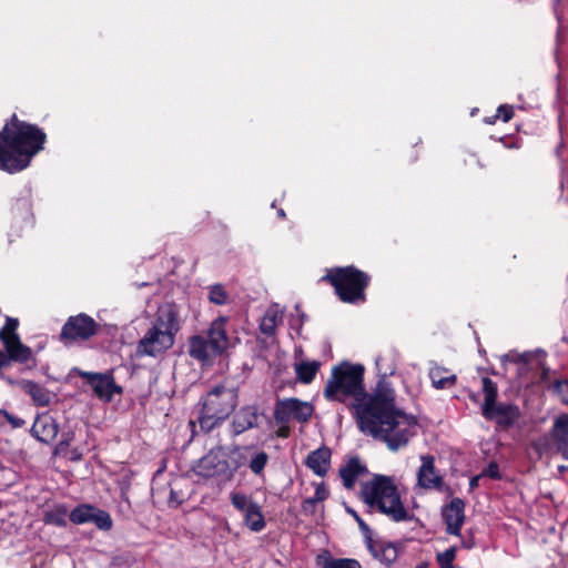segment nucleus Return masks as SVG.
I'll return each instance as SVG.
<instances>
[{
    "mask_svg": "<svg viewBox=\"0 0 568 568\" xmlns=\"http://www.w3.org/2000/svg\"><path fill=\"white\" fill-rule=\"evenodd\" d=\"M358 425L363 433L383 439L389 449L407 445L416 434L417 422L394 405V392L378 387L369 404L358 410Z\"/></svg>",
    "mask_w": 568,
    "mask_h": 568,
    "instance_id": "1",
    "label": "nucleus"
},
{
    "mask_svg": "<svg viewBox=\"0 0 568 568\" xmlns=\"http://www.w3.org/2000/svg\"><path fill=\"white\" fill-rule=\"evenodd\" d=\"M44 140L45 134L37 126L13 115L0 133V170L14 173L26 169Z\"/></svg>",
    "mask_w": 568,
    "mask_h": 568,
    "instance_id": "2",
    "label": "nucleus"
},
{
    "mask_svg": "<svg viewBox=\"0 0 568 568\" xmlns=\"http://www.w3.org/2000/svg\"><path fill=\"white\" fill-rule=\"evenodd\" d=\"M361 498L371 511L383 514L395 523L406 521L412 517L392 477L374 475L362 483Z\"/></svg>",
    "mask_w": 568,
    "mask_h": 568,
    "instance_id": "3",
    "label": "nucleus"
},
{
    "mask_svg": "<svg viewBox=\"0 0 568 568\" xmlns=\"http://www.w3.org/2000/svg\"><path fill=\"white\" fill-rule=\"evenodd\" d=\"M179 329V307L173 303L161 305L152 326L138 344V355L156 356L170 349Z\"/></svg>",
    "mask_w": 568,
    "mask_h": 568,
    "instance_id": "4",
    "label": "nucleus"
},
{
    "mask_svg": "<svg viewBox=\"0 0 568 568\" xmlns=\"http://www.w3.org/2000/svg\"><path fill=\"white\" fill-rule=\"evenodd\" d=\"M364 367L351 363H342L332 369L326 382L325 397L329 400L346 402L352 399L357 412L369 404L363 386Z\"/></svg>",
    "mask_w": 568,
    "mask_h": 568,
    "instance_id": "5",
    "label": "nucleus"
},
{
    "mask_svg": "<svg viewBox=\"0 0 568 568\" xmlns=\"http://www.w3.org/2000/svg\"><path fill=\"white\" fill-rule=\"evenodd\" d=\"M245 455L236 446L216 447L201 457L192 466V471L204 479H216L221 484L233 480L235 473L244 464Z\"/></svg>",
    "mask_w": 568,
    "mask_h": 568,
    "instance_id": "6",
    "label": "nucleus"
},
{
    "mask_svg": "<svg viewBox=\"0 0 568 568\" xmlns=\"http://www.w3.org/2000/svg\"><path fill=\"white\" fill-rule=\"evenodd\" d=\"M325 278L335 287L343 302L356 303L364 301V291L369 277L362 271L353 266L332 268Z\"/></svg>",
    "mask_w": 568,
    "mask_h": 568,
    "instance_id": "7",
    "label": "nucleus"
},
{
    "mask_svg": "<svg viewBox=\"0 0 568 568\" xmlns=\"http://www.w3.org/2000/svg\"><path fill=\"white\" fill-rule=\"evenodd\" d=\"M236 403L237 396L233 389L217 387L210 392L203 402V408L199 419L201 427L211 430L230 416Z\"/></svg>",
    "mask_w": 568,
    "mask_h": 568,
    "instance_id": "8",
    "label": "nucleus"
},
{
    "mask_svg": "<svg viewBox=\"0 0 568 568\" xmlns=\"http://www.w3.org/2000/svg\"><path fill=\"white\" fill-rule=\"evenodd\" d=\"M313 414V406L308 402L297 398H286L278 400L274 409V418L277 428V436L287 437L290 434L288 423L291 419L306 422Z\"/></svg>",
    "mask_w": 568,
    "mask_h": 568,
    "instance_id": "9",
    "label": "nucleus"
},
{
    "mask_svg": "<svg viewBox=\"0 0 568 568\" xmlns=\"http://www.w3.org/2000/svg\"><path fill=\"white\" fill-rule=\"evenodd\" d=\"M230 503L243 517L244 525L252 531L258 532L265 527L261 506L246 493L233 489Z\"/></svg>",
    "mask_w": 568,
    "mask_h": 568,
    "instance_id": "10",
    "label": "nucleus"
},
{
    "mask_svg": "<svg viewBox=\"0 0 568 568\" xmlns=\"http://www.w3.org/2000/svg\"><path fill=\"white\" fill-rule=\"evenodd\" d=\"M484 404L481 406L483 415L488 418L509 417L514 415L511 406L497 405V386L488 377L483 378Z\"/></svg>",
    "mask_w": 568,
    "mask_h": 568,
    "instance_id": "11",
    "label": "nucleus"
},
{
    "mask_svg": "<svg viewBox=\"0 0 568 568\" xmlns=\"http://www.w3.org/2000/svg\"><path fill=\"white\" fill-rule=\"evenodd\" d=\"M95 322L88 315L72 316L63 325L62 339H87L95 334Z\"/></svg>",
    "mask_w": 568,
    "mask_h": 568,
    "instance_id": "12",
    "label": "nucleus"
},
{
    "mask_svg": "<svg viewBox=\"0 0 568 568\" xmlns=\"http://www.w3.org/2000/svg\"><path fill=\"white\" fill-rule=\"evenodd\" d=\"M80 375L88 379V383L92 387L94 394L104 402H110L115 393H120L113 378L105 374H92L88 372H81Z\"/></svg>",
    "mask_w": 568,
    "mask_h": 568,
    "instance_id": "13",
    "label": "nucleus"
},
{
    "mask_svg": "<svg viewBox=\"0 0 568 568\" xmlns=\"http://www.w3.org/2000/svg\"><path fill=\"white\" fill-rule=\"evenodd\" d=\"M226 324L227 317L220 316L214 320L209 329V342L210 348L214 354H222L229 347L233 346L231 338H229L226 333Z\"/></svg>",
    "mask_w": 568,
    "mask_h": 568,
    "instance_id": "14",
    "label": "nucleus"
},
{
    "mask_svg": "<svg viewBox=\"0 0 568 568\" xmlns=\"http://www.w3.org/2000/svg\"><path fill=\"white\" fill-rule=\"evenodd\" d=\"M422 465L417 471V485L424 489H438L443 485V478L435 468L433 456L420 457Z\"/></svg>",
    "mask_w": 568,
    "mask_h": 568,
    "instance_id": "15",
    "label": "nucleus"
},
{
    "mask_svg": "<svg viewBox=\"0 0 568 568\" xmlns=\"http://www.w3.org/2000/svg\"><path fill=\"white\" fill-rule=\"evenodd\" d=\"M465 505L459 498L453 499L449 505L443 509V518L447 525V531L452 535H459L460 527L465 520Z\"/></svg>",
    "mask_w": 568,
    "mask_h": 568,
    "instance_id": "16",
    "label": "nucleus"
},
{
    "mask_svg": "<svg viewBox=\"0 0 568 568\" xmlns=\"http://www.w3.org/2000/svg\"><path fill=\"white\" fill-rule=\"evenodd\" d=\"M550 438L556 445L557 452L568 459V414H560L555 417L550 429Z\"/></svg>",
    "mask_w": 568,
    "mask_h": 568,
    "instance_id": "17",
    "label": "nucleus"
},
{
    "mask_svg": "<svg viewBox=\"0 0 568 568\" xmlns=\"http://www.w3.org/2000/svg\"><path fill=\"white\" fill-rule=\"evenodd\" d=\"M58 430L57 422L48 414L38 416L31 427V434L42 443L53 440L58 435Z\"/></svg>",
    "mask_w": 568,
    "mask_h": 568,
    "instance_id": "18",
    "label": "nucleus"
},
{
    "mask_svg": "<svg viewBox=\"0 0 568 568\" xmlns=\"http://www.w3.org/2000/svg\"><path fill=\"white\" fill-rule=\"evenodd\" d=\"M367 547L374 558L385 565L393 564L398 556L396 545L386 540H373L372 538H367Z\"/></svg>",
    "mask_w": 568,
    "mask_h": 568,
    "instance_id": "19",
    "label": "nucleus"
},
{
    "mask_svg": "<svg viewBox=\"0 0 568 568\" xmlns=\"http://www.w3.org/2000/svg\"><path fill=\"white\" fill-rule=\"evenodd\" d=\"M0 341L6 348L9 361L26 363L32 358L31 348L22 344L19 336H11V338Z\"/></svg>",
    "mask_w": 568,
    "mask_h": 568,
    "instance_id": "20",
    "label": "nucleus"
},
{
    "mask_svg": "<svg viewBox=\"0 0 568 568\" xmlns=\"http://www.w3.org/2000/svg\"><path fill=\"white\" fill-rule=\"evenodd\" d=\"M306 465L318 476H324L331 466V452L328 448H318L306 458Z\"/></svg>",
    "mask_w": 568,
    "mask_h": 568,
    "instance_id": "21",
    "label": "nucleus"
},
{
    "mask_svg": "<svg viewBox=\"0 0 568 568\" xmlns=\"http://www.w3.org/2000/svg\"><path fill=\"white\" fill-rule=\"evenodd\" d=\"M19 387L24 393L29 394L33 402L39 406H48L51 403L52 394L45 389L44 387L31 382V381H21L19 382Z\"/></svg>",
    "mask_w": 568,
    "mask_h": 568,
    "instance_id": "22",
    "label": "nucleus"
},
{
    "mask_svg": "<svg viewBox=\"0 0 568 568\" xmlns=\"http://www.w3.org/2000/svg\"><path fill=\"white\" fill-rule=\"evenodd\" d=\"M283 308L277 305V304H274L272 306H270L264 316L262 317V321H261V324H260V328L262 331V333L266 334V335H272L277 325L280 323H282L283 321Z\"/></svg>",
    "mask_w": 568,
    "mask_h": 568,
    "instance_id": "23",
    "label": "nucleus"
},
{
    "mask_svg": "<svg viewBox=\"0 0 568 568\" xmlns=\"http://www.w3.org/2000/svg\"><path fill=\"white\" fill-rule=\"evenodd\" d=\"M366 471L358 458H352L344 467L341 468L339 474L343 479L344 486L352 488L358 476Z\"/></svg>",
    "mask_w": 568,
    "mask_h": 568,
    "instance_id": "24",
    "label": "nucleus"
},
{
    "mask_svg": "<svg viewBox=\"0 0 568 568\" xmlns=\"http://www.w3.org/2000/svg\"><path fill=\"white\" fill-rule=\"evenodd\" d=\"M429 378L432 384L437 389L450 388L456 383V375L450 374L448 369L434 366L429 369Z\"/></svg>",
    "mask_w": 568,
    "mask_h": 568,
    "instance_id": "25",
    "label": "nucleus"
},
{
    "mask_svg": "<svg viewBox=\"0 0 568 568\" xmlns=\"http://www.w3.org/2000/svg\"><path fill=\"white\" fill-rule=\"evenodd\" d=\"M257 414L254 408L246 407L241 409L233 419V427L236 434H241L256 425Z\"/></svg>",
    "mask_w": 568,
    "mask_h": 568,
    "instance_id": "26",
    "label": "nucleus"
},
{
    "mask_svg": "<svg viewBox=\"0 0 568 568\" xmlns=\"http://www.w3.org/2000/svg\"><path fill=\"white\" fill-rule=\"evenodd\" d=\"M320 568H361L359 564L353 559H332L326 555H320L316 558Z\"/></svg>",
    "mask_w": 568,
    "mask_h": 568,
    "instance_id": "27",
    "label": "nucleus"
},
{
    "mask_svg": "<svg viewBox=\"0 0 568 568\" xmlns=\"http://www.w3.org/2000/svg\"><path fill=\"white\" fill-rule=\"evenodd\" d=\"M209 347H210V342H206L201 336H193L190 339L189 353L192 357H194L196 359L206 361L209 357Z\"/></svg>",
    "mask_w": 568,
    "mask_h": 568,
    "instance_id": "28",
    "label": "nucleus"
},
{
    "mask_svg": "<svg viewBox=\"0 0 568 568\" xmlns=\"http://www.w3.org/2000/svg\"><path fill=\"white\" fill-rule=\"evenodd\" d=\"M320 368L318 362H302L295 366L298 379L302 383H311Z\"/></svg>",
    "mask_w": 568,
    "mask_h": 568,
    "instance_id": "29",
    "label": "nucleus"
},
{
    "mask_svg": "<svg viewBox=\"0 0 568 568\" xmlns=\"http://www.w3.org/2000/svg\"><path fill=\"white\" fill-rule=\"evenodd\" d=\"M94 507L81 505L70 513V520L77 525L90 523L92 520Z\"/></svg>",
    "mask_w": 568,
    "mask_h": 568,
    "instance_id": "30",
    "label": "nucleus"
},
{
    "mask_svg": "<svg viewBox=\"0 0 568 568\" xmlns=\"http://www.w3.org/2000/svg\"><path fill=\"white\" fill-rule=\"evenodd\" d=\"M268 463V455L263 450H254L248 460V467L255 475H261Z\"/></svg>",
    "mask_w": 568,
    "mask_h": 568,
    "instance_id": "31",
    "label": "nucleus"
},
{
    "mask_svg": "<svg viewBox=\"0 0 568 568\" xmlns=\"http://www.w3.org/2000/svg\"><path fill=\"white\" fill-rule=\"evenodd\" d=\"M91 521L100 529L109 530L112 527V519L110 515L106 511L97 508H94Z\"/></svg>",
    "mask_w": 568,
    "mask_h": 568,
    "instance_id": "32",
    "label": "nucleus"
},
{
    "mask_svg": "<svg viewBox=\"0 0 568 568\" xmlns=\"http://www.w3.org/2000/svg\"><path fill=\"white\" fill-rule=\"evenodd\" d=\"M209 300L217 305L227 303L229 295L221 285H213L210 287Z\"/></svg>",
    "mask_w": 568,
    "mask_h": 568,
    "instance_id": "33",
    "label": "nucleus"
},
{
    "mask_svg": "<svg viewBox=\"0 0 568 568\" xmlns=\"http://www.w3.org/2000/svg\"><path fill=\"white\" fill-rule=\"evenodd\" d=\"M456 557V547H450L437 555V561L440 568H454L453 561Z\"/></svg>",
    "mask_w": 568,
    "mask_h": 568,
    "instance_id": "34",
    "label": "nucleus"
},
{
    "mask_svg": "<svg viewBox=\"0 0 568 568\" xmlns=\"http://www.w3.org/2000/svg\"><path fill=\"white\" fill-rule=\"evenodd\" d=\"M19 322L17 318L7 317L6 325L0 329V339L11 338V336H19L17 334Z\"/></svg>",
    "mask_w": 568,
    "mask_h": 568,
    "instance_id": "35",
    "label": "nucleus"
},
{
    "mask_svg": "<svg viewBox=\"0 0 568 568\" xmlns=\"http://www.w3.org/2000/svg\"><path fill=\"white\" fill-rule=\"evenodd\" d=\"M65 514H67V510L64 508L58 509V513H47L44 520L48 524H53L57 526H64L65 525V520H64Z\"/></svg>",
    "mask_w": 568,
    "mask_h": 568,
    "instance_id": "36",
    "label": "nucleus"
},
{
    "mask_svg": "<svg viewBox=\"0 0 568 568\" xmlns=\"http://www.w3.org/2000/svg\"><path fill=\"white\" fill-rule=\"evenodd\" d=\"M0 417H3L12 428H21L26 425V422L22 418L14 416L3 409H0Z\"/></svg>",
    "mask_w": 568,
    "mask_h": 568,
    "instance_id": "37",
    "label": "nucleus"
},
{
    "mask_svg": "<svg viewBox=\"0 0 568 568\" xmlns=\"http://www.w3.org/2000/svg\"><path fill=\"white\" fill-rule=\"evenodd\" d=\"M328 496V493L323 484H318L315 488V494L313 497L306 499V504H317L325 500Z\"/></svg>",
    "mask_w": 568,
    "mask_h": 568,
    "instance_id": "38",
    "label": "nucleus"
},
{
    "mask_svg": "<svg viewBox=\"0 0 568 568\" xmlns=\"http://www.w3.org/2000/svg\"><path fill=\"white\" fill-rule=\"evenodd\" d=\"M514 115V110L509 105H500L495 118H501L504 122H508Z\"/></svg>",
    "mask_w": 568,
    "mask_h": 568,
    "instance_id": "39",
    "label": "nucleus"
},
{
    "mask_svg": "<svg viewBox=\"0 0 568 568\" xmlns=\"http://www.w3.org/2000/svg\"><path fill=\"white\" fill-rule=\"evenodd\" d=\"M555 388L561 400L568 405V381L558 382Z\"/></svg>",
    "mask_w": 568,
    "mask_h": 568,
    "instance_id": "40",
    "label": "nucleus"
},
{
    "mask_svg": "<svg viewBox=\"0 0 568 568\" xmlns=\"http://www.w3.org/2000/svg\"><path fill=\"white\" fill-rule=\"evenodd\" d=\"M480 475L483 478H485V477H489L493 479L499 478V470H498L497 464H495V463L489 464V466L487 468H485L480 473Z\"/></svg>",
    "mask_w": 568,
    "mask_h": 568,
    "instance_id": "41",
    "label": "nucleus"
},
{
    "mask_svg": "<svg viewBox=\"0 0 568 568\" xmlns=\"http://www.w3.org/2000/svg\"><path fill=\"white\" fill-rule=\"evenodd\" d=\"M352 514H353L354 518L356 519V521L358 523L361 529L364 530V531L368 530L367 525L359 518V516L356 513H353V511H352Z\"/></svg>",
    "mask_w": 568,
    "mask_h": 568,
    "instance_id": "42",
    "label": "nucleus"
},
{
    "mask_svg": "<svg viewBox=\"0 0 568 568\" xmlns=\"http://www.w3.org/2000/svg\"><path fill=\"white\" fill-rule=\"evenodd\" d=\"M9 363L8 356L6 353L0 351V367L6 366Z\"/></svg>",
    "mask_w": 568,
    "mask_h": 568,
    "instance_id": "43",
    "label": "nucleus"
},
{
    "mask_svg": "<svg viewBox=\"0 0 568 568\" xmlns=\"http://www.w3.org/2000/svg\"><path fill=\"white\" fill-rule=\"evenodd\" d=\"M481 478H483V477H481V475H480V474H479V475H477V476H475V477H473V478L470 479V483H469L470 488H475V487H477V486H478V483H479V480H480Z\"/></svg>",
    "mask_w": 568,
    "mask_h": 568,
    "instance_id": "44",
    "label": "nucleus"
},
{
    "mask_svg": "<svg viewBox=\"0 0 568 568\" xmlns=\"http://www.w3.org/2000/svg\"><path fill=\"white\" fill-rule=\"evenodd\" d=\"M315 505H316V504H306V500H304V503H303V509H304L305 511H311V510H313V508L315 507Z\"/></svg>",
    "mask_w": 568,
    "mask_h": 568,
    "instance_id": "45",
    "label": "nucleus"
},
{
    "mask_svg": "<svg viewBox=\"0 0 568 568\" xmlns=\"http://www.w3.org/2000/svg\"><path fill=\"white\" fill-rule=\"evenodd\" d=\"M470 398H471L474 402H477V400H478V398H477V396H476L475 394H470Z\"/></svg>",
    "mask_w": 568,
    "mask_h": 568,
    "instance_id": "46",
    "label": "nucleus"
},
{
    "mask_svg": "<svg viewBox=\"0 0 568 568\" xmlns=\"http://www.w3.org/2000/svg\"><path fill=\"white\" fill-rule=\"evenodd\" d=\"M463 545H464V547H466V548H470V547L473 546V544H463Z\"/></svg>",
    "mask_w": 568,
    "mask_h": 568,
    "instance_id": "47",
    "label": "nucleus"
},
{
    "mask_svg": "<svg viewBox=\"0 0 568 568\" xmlns=\"http://www.w3.org/2000/svg\"><path fill=\"white\" fill-rule=\"evenodd\" d=\"M278 214H280V216H282V217L285 215V213H284V211H283V210H281V211L278 212Z\"/></svg>",
    "mask_w": 568,
    "mask_h": 568,
    "instance_id": "48",
    "label": "nucleus"
},
{
    "mask_svg": "<svg viewBox=\"0 0 568 568\" xmlns=\"http://www.w3.org/2000/svg\"><path fill=\"white\" fill-rule=\"evenodd\" d=\"M417 568H424V566H423V565H419Z\"/></svg>",
    "mask_w": 568,
    "mask_h": 568,
    "instance_id": "49",
    "label": "nucleus"
}]
</instances>
